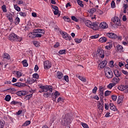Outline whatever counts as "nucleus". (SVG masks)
<instances>
[{
    "mask_svg": "<svg viewBox=\"0 0 128 128\" xmlns=\"http://www.w3.org/2000/svg\"><path fill=\"white\" fill-rule=\"evenodd\" d=\"M52 100H54V102H55L56 100V96H54V93H52Z\"/></svg>",
    "mask_w": 128,
    "mask_h": 128,
    "instance_id": "13d9d810",
    "label": "nucleus"
},
{
    "mask_svg": "<svg viewBox=\"0 0 128 128\" xmlns=\"http://www.w3.org/2000/svg\"><path fill=\"white\" fill-rule=\"evenodd\" d=\"M62 122H64V124H70V122H72V120H70V118L68 117V114L66 115V116L64 118Z\"/></svg>",
    "mask_w": 128,
    "mask_h": 128,
    "instance_id": "1a4fd4ad",
    "label": "nucleus"
},
{
    "mask_svg": "<svg viewBox=\"0 0 128 128\" xmlns=\"http://www.w3.org/2000/svg\"><path fill=\"white\" fill-rule=\"evenodd\" d=\"M96 90H98V87L94 86L92 90V94H96Z\"/></svg>",
    "mask_w": 128,
    "mask_h": 128,
    "instance_id": "09e8293b",
    "label": "nucleus"
},
{
    "mask_svg": "<svg viewBox=\"0 0 128 128\" xmlns=\"http://www.w3.org/2000/svg\"><path fill=\"white\" fill-rule=\"evenodd\" d=\"M14 8L17 12H20V8L17 4L14 5Z\"/></svg>",
    "mask_w": 128,
    "mask_h": 128,
    "instance_id": "f704fd0d",
    "label": "nucleus"
},
{
    "mask_svg": "<svg viewBox=\"0 0 128 128\" xmlns=\"http://www.w3.org/2000/svg\"><path fill=\"white\" fill-rule=\"evenodd\" d=\"M10 98H12V97L10 95H6L5 97V100L6 102H10Z\"/></svg>",
    "mask_w": 128,
    "mask_h": 128,
    "instance_id": "c9c22d12",
    "label": "nucleus"
},
{
    "mask_svg": "<svg viewBox=\"0 0 128 128\" xmlns=\"http://www.w3.org/2000/svg\"><path fill=\"white\" fill-rule=\"evenodd\" d=\"M106 36L108 38H113L114 40L118 38V35L114 32L106 33Z\"/></svg>",
    "mask_w": 128,
    "mask_h": 128,
    "instance_id": "6e6552de",
    "label": "nucleus"
},
{
    "mask_svg": "<svg viewBox=\"0 0 128 128\" xmlns=\"http://www.w3.org/2000/svg\"><path fill=\"white\" fill-rule=\"evenodd\" d=\"M15 74H16L17 76V78H20L22 76V74L20 72V71H16L15 72Z\"/></svg>",
    "mask_w": 128,
    "mask_h": 128,
    "instance_id": "7c9ffc66",
    "label": "nucleus"
},
{
    "mask_svg": "<svg viewBox=\"0 0 128 128\" xmlns=\"http://www.w3.org/2000/svg\"><path fill=\"white\" fill-rule=\"evenodd\" d=\"M116 86V84L114 83H110L108 86V88H110V90H112L114 86Z\"/></svg>",
    "mask_w": 128,
    "mask_h": 128,
    "instance_id": "2f4dec72",
    "label": "nucleus"
},
{
    "mask_svg": "<svg viewBox=\"0 0 128 128\" xmlns=\"http://www.w3.org/2000/svg\"><path fill=\"white\" fill-rule=\"evenodd\" d=\"M17 96H26V92L24 91H19L16 92Z\"/></svg>",
    "mask_w": 128,
    "mask_h": 128,
    "instance_id": "4be33fe9",
    "label": "nucleus"
},
{
    "mask_svg": "<svg viewBox=\"0 0 128 128\" xmlns=\"http://www.w3.org/2000/svg\"><path fill=\"white\" fill-rule=\"evenodd\" d=\"M19 14L20 16H22V18H26V12H20Z\"/></svg>",
    "mask_w": 128,
    "mask_h": 128,
    "instance_id": "473e14b6",
    "label": "nucleus"
},
{
    "mask_svg": "<svg viewBox=\"0 0 128 128\" xmlns=\"http://www.w3.org/2000/svg\"><path fill=\"white\" fill-rule=\"evenodd\" d=\"M24 84H22V82H17V86L18 88H22V86H24Z\"/></svg>",
    "mask_w": 128,
    "mask_h": 128,
    "instance_id": "49530a36",
    "label": "nucleus"
},
{
    "mask_svg": "<svg viewBox=\"0 0 128 128\" xmlns=\"http://www.w3.org/2000/svg\"><path fill=\"white\" fill-rule=\"evenodd\" d=\"M107 70H105V76L107 78H112L114 76V73L110 70V68H108Z\"/></svg>",
    "mask_w": 128,
    "mask_h": 128,
    "instance_id": "20e7f679",
    "label": "nucleus"
},
{
    "mask_svg": "<svg viewBox=\"0 0 128 128\" xmlns=\"http://www.w3.org/2000/svg\"><path fill=\"white\" fill-rule=\"evenodd\" d=\"M123 8H124V10H128V4H123Z\"/></svg>",
    "mask_w": 128,
    "mask_h": 128,
    "instance_id": "4d7b16f0",
    "label": "nucleus"
},
{
    "mask_svg": "<svg viewBox=\"0 0 128 128\" xmlns=\"http://www.w3.org/2000/svg\"><path fill=\"white\" fill-rule=\"evenodd\" d=\"M32 44H34V46H36V48H38V46H40V43L36 41V40H34L32 42Z\"/></svg>",
    "mask_w": 128,
    "mask_h": 128,
    "instance_id": "c85d7f7f",
    "label": "nucleus"
},
{
    "mask_svg": "<svg viewBox=\"0 0 128 128\" xmlns=\"http://www.w3.org/2000/svg\"><path fill=\"white\" fill-rule=\"evenodd\" d=\"M52 7L53 8V10H58V7L57 6H56L54 5H52Z\"/></svg>",
    "mask_w": 128,
    "mask_h": 128,
    "instance_id": "052dcab7",
    "label": "nucleus"
},
{
    "mask_svg": "<svg viewBox=\"0 0 128 128\" xmlns=\"http://www.w3.org/2000/svg\"><path fill=\"white\" fill-rule=\"evenodd\" d=\"M74 42H76V44H80L82 42V38H76L74 39Z\"/></svg>",
    "mask_w": 128,
    "mask_h": 128,
    "instance_id": "bb28decb",
    "label": "nucleus"
},
{
    "mask_svg": "<svg viewBox=\"0 0 128 128\" xmlns=\"http://www.w3.org/2000/svg\"><path fill=\"white\" fill-rule=\"evenodd\" d=\"M122 72L124 74H126V76H128V72L124 70H122Z\"/></svg>",
    "mask_w": 128,
    "mask_h": 128,
    "instance_id": "0e129e2a",
    "label": "nucleus"
},
{
    "mask_svg": "<svg viewBox=\"0 0 128 128\" xmlns=\"http://www.w3.org/2000/svg\"><path fill=\"white\" fill-rule=\"evenodd\" d=\"M60 34L62 36L64 40H70L72 37L70 34L64 31H60Z\"/></svg>",
    "mask_w": 128,
    "mask_h": 128,
    "instance_id": "39448f33",
    "label": "nucleus"
},
{
    "mask_svg": "<svg viewBox=\"0 0 128 128\" xmlns=\"http://www.w3.org/2000/svg\"><path fill=\"white\" fill-rule=\"evenodd\" d=\"M108 40V39L106 38V37H102L99 39V42H106Z\"/></svg>",
    "mask_w": 128,
    "mask_h": 128,
    "instance_id": "b1692460",
    "label": "nucleus"
},
{
    "mask_svg": "<svg viewBox=\"0 0 128 128\" xmlns=\"http://www.w3.org/2000/svg\"><path fill=\"white\" fill-rule=\"evenodd\" d=\"M77 4H78V6H80L81 8H84V4H82V1L80 0H78Z\"/></svg>",
    "mask_w": 128,
    "mask_h": 128,
    "instance_id": "e433bc0d",
    "label": "nucleus"
},
{
    "mask_svg": "<svg viewBox=\"0 0 128 128\" xmlns=\"http://www.w3.org/2000/svg\"><path fill=\"white\" fill-rule=\"evenodd\" d=\"M32 78H36V80H38L40 78V76H38V74L36 73L32 74Z\"/></svg>",
    "mask_w": 128,
    "mask_h": 128,
    "instance_id": "58836bf2",
    "label": "nucleus"
},
{
    "mask_svg": "<svg viewBox=\"0 0 128 128\" xmlns=\"http://www.w3.org/2000/svg\"><path fill=\"white\" fill-rule=\"evenodd\" d=\"M60 46V42H56V44L54 45V48H58Z\"/></svg>",
    "mask_w": 128,
    "mask_h": 128,
    "instance_id": "603ef678",
    "label": "nucleus"
},
{
    "mask_svg": "<svg viewBox=\"0 0 128 128\" xmlns=\"http://www.w3.org/2000/svg\"><path fill=\"white\" fill-rule=\"evenodd\" d=\"M107 64L108 61L104 60L98 64V66H100V68H105Z\"/></svg>",
    "mask_w": 128,
    "mask_h": 128,
    "instance_id": "ddd939ff",
    "label": "nucleus"
},
{
    "mask_svg": "<svg viewBox=\"0 0 128 128\" xmlns=\"http://www.w3.org/2000/svg\"><path fill=\"white\" fill-rule=\"evenodd\" d=\"M114 74L116 77L120 78V76H122V73L120 72V70H114Z\"/></svg>",
    "mask_w": 128,
    "mask_h": 128,
    "instance_id": "a211bd4d",
    "label": "nucleus"
},
{
    "mask_svg": "<svg viewBox=\"0 0 128 128\" xmlns=\"http://www.w3.org/2000/svg\"><path fill=\"white\" fill-rule=\"evenodd\" d=\"M5 124L6 122H4V120H2L0 121V128H4Z\"/></svg>",
    "mask_w": 128,
    "mask_h": 128,
    "instance_id": "c756f323",
    "label": "nucleus"
},
{
    "mask_svg": "<svg viewBox=\"0 0 128 128\" xmlns=\"http://www.w3.org/2000/svg\"><path fill=\"white\" fill-rule=\"evenodd\" d=\"M118 90H122H122H126V88H124V86H118Z\"/></svg>",
    "mask_w": 128,
    "mask_h": 128,
    "instance_id": "de8ad7c7",
    "label": "nucleus"
},
{
    "mask_svg": "<svg viewBox=\"0 0 128 128\" xmlns=\"http://www.w3.org/2000/svg\"><path fill=\"white\" fill-rule=\"evenodd\" d=\"M120 80V79L119 78V77L116 76L112 80V82H114L116 85V84H118Z\"/></svg>",
    "mask_w": 128,
    "mask_h": 128,
    "instance_id": "f3484780",
    "label": "nucleus"
},
{
    "mask_svg": "<svg viewBox=\"0 0 128 128\" xmlns=\"http://www.w3.org/2000/svg\"><path fill=\"white\" fill-rule=\"evenodd\" d=\"M22 39V37H20L13 32L11 33L9 36V40H11V42H20Z\"/></svg>",
    "mask_w": 128,
    "mask_h": 128,
    "instance_id": "7ed1b4c3",
    "label": "nucleus"
},
{
    "mask_svg": "<svg viewBox=\"0 0 128 128\" xmlns=\"http://www.w3.org/2000/svg\"><path fill=\"white\" fill-rule=\"evenodd\" d=\"M98 52L99 56H100L101 58H104V50L99 49L98 50Z\"/></svg>",
    "mask_w": 128,
    "mask_h": 128,
    "instance_id": "9b49d317",
    "label": "nucleus"
},
{
    "mask_svg": "<svg viewBox=\"0 0 128 128\" xmlns=\"http://www.w3.org/2000/svg\"><path fill=\"white\" fill-rule=\"evenodd\" d=\"M18 101H14L13 100L10 102V104L12 106H16V104H17Z\"/></svg>",
    "mask_w": 128,
    "mask_h": 128,
    "instance_id": "6e6d98bb",
    "label": "nucleus"
},
{
    "mask_svg": "<svg viewBox=\"0 0 128 128\" xmlns=\"http://www.w3.org/2000/svg\"><path fill=\"white\" fill-rule=\"evenodd\" d=\"M99 26L100 28H104V29L108 28V24H106V22H101Z\"/></svg>",
    "mask_w": 128,
    "mask_h": 128,
    "instance_id": "f8f14e48",
    "label": "nucleus"
},
{
    "mask_svg": "<svg viewBox=\"0 0 128 128\" xmlns=\"http://www.w3.org/2000/svg\"><path fill=\"white\" fill-rule=\"evenodd\" d=\"M46 32L44 29H35L32 32L29 34V38H42V34H44Z\"/></svg>",
    "mask_w": 128,
    "mask_h": 128,
    "instance_id": "f03ea898",
    "label": "nucleus"
},
{
    "mask_svg": "<svg viewBox=\"0 0 128 128\" xmlns=\"http://www.w3.org/2000/svg\"><path fill=\"white\" fill-rule=\"evenodd\" d=\"M57 77L59 80H62L64 77V74L61 72L58 71L57 72Z\"/></svg>",
    "mask_w": 128,
    "mask_h": 128,
    "instance_id": "aec40b11",
    "label": "nucleus"
},
{
    "mask_svg": "<svg viewBox=\"0 0 128 128\" xmlns=\"http://www.w3.org/2000/svg\"><path fill=\"white\" fill-rule=\"evenodd\" d=\"M71 18H72V20H74L76 22H78V18H76V17L74 16H72L71 17Z\"/></svg>",
    "mask_w": 128,
    "mask_h": 128,
    "instance_id": "79ce46f5",
    "label": "nucleus"
},
{
    "mask_svg": "<svg viewBox=\"0 0 128 128\" xmlns=\"http://www.w3.org/2000/svg\"><path fill=\"white\" fill-rule=\"evenodd\" d=\"M78 78H79V80H81L82 82H86V78L82 76H78Z\"/></svg>",
    "mask_w": 128,
    "mask_h": 128,
    "instance_id": "4c0bfd02",
    "label": "nucleus"
},
{
    "mask_svg": "<svg viewBox=\"0 0 128 128\" xmlns=\"http://www.w3.org/2000/svg\"><path fill=\"white\" fill-rule=\"evenodd\" d=\"M20 18L17 16L15 19H14V24L16 26H18V24H20Z\"/></svg>",
    "mask_w": 128,
    "mask_h": 128,
    "instance_id": "393cba45",
    "label": "nucleus"
},
{
    "mask_svg": "<svg viewBox=\"0 0 128 128\" xmlns=\"http://www.w3.org/2000/svg\"><path fill=\"white\" fill-rule=\"evenodd\" d=\"M2 10L3 12H7L6 6V5H3L2 6Z\"/></svg>",
    "mask_w": 128,
    "mask_h": 128,
    "instance_id": "ea45409f",
    "label": "nucleus"
},
{
    "mask_svg": "<svg viewBox=\"0 0 128 128\" xmlns=\"http://www.w3.org/2000/svg\"><path fill=\"white\" fill-rule=\"evenodd\" d=\"M32 94L27 95L26 96V98H28V100H30V98H32Z\"/></svg>",
    "mask_w": 128,
    "mask_h": 128,
    "instance_id": "e2e57ef3",
    "label": "nucleus"
},
{
    "mask_svg": "<svg viewBox=\"0 0 128 128\" xmlns=\"http://www.w3.org/2000/svg\"><path fill=\"white\" fill-rule=\"evenodd\" d=\"M111 8H116V3L114 2V1L112 0L111 2Z\"/></svg>",
    "mask_w": 128,
    "mask_h": 128,
    "instance_id": "a18cd8bd",
    "label": "nucleus"
},
{
    "mask_svg": "<svg viewBox=\"0 0 128 128\" xmlns=\"http://www.w3.org/2000/svg\"><path fill=\"white\" fill-rule=\"evenodd\" d=\"M90 28H92V30H96L98 28V24L96 22H94L92 23Z\"/></svg>",
    "mask_w": 128,
    "mask_h": 128,
    "instance_id": "9d476101",
    "label": "nucleus"
},
{
    "mask_svg": "<svg viewBox=\"0 0 128 128\" xmlns=\"http://www.w3.org/2000/svg\"><path fill=\"white\" fill-rule=\"evenodd\" d=\"M22 64L23 66H24L26 68V66H28V61H26V60H22Z\"/></svg>",
    "mask_w": 128,
    "mask_h": 128,
    "instance_id": "a878e982",
    "label": "nucleus"
},
{
    "mask_svg": "<svg viewBox=\"0 0 128 128\" xmlns=\"http://www.w3.org/2000/svg\"><path fill=\"white\" fill-rule=\"evenodd\" d=\"M109 106L110 110H113L114 112H116V110H118V109H116V107L114 104L110 103Z\"/></svg>",
    "mask_w": 128,
    "mask_h": 128,
    "instance_id": "dca6fc26",
    "label": "nucleus"
},
{
    "mask_svg": "<svg viewBox=\"0 0 128 128\" xmlns=\"http://www.w3.org/2000/svg\"><path fill=\"white\" fill-rule=\"evenodd\" d=\"M99 90H100V92H104V87H102V86H100Z\"/></svg>",
    "mask_w": 128,
    "mask_h": 128,
    "instance_id": "774afa93",
    "label": "nucleus"
},
{
    "mask_svg": "<svg viewBox=\"0 0 128 128\" xmlns=\"http://www.w3.org/2000/svg\"><path fill=\"white\" fill-rule=\"evenodd\" d=\"M34 70V72H36L37 70H38V65H36Z\"/></svg>",
    "mask_w": 128,
    "mask_h": 128,
    "instance_id": "338daca9",
    "label": "nucleus"
},
{
    "mask_svg": "<svg viewBox=\"0 0 128 128\" xmlns=\"http://www.w3.org/2000/svg\"><path fill=\"white\" fill-rule=\"evenodd\" d=\"M118 52H124V48L121 45L118 44L116 46Z\"/></svg>",
    "mask_w": 128,
    "mask_h": 128,
    "instance_id": "4468645a",
    "label": "nucleus"
},
{
    "mask_svg": "<svg viewBox=\"0 0 128 128\" xmlns=\"http://www.w3.org/2000/svg\"><path fill=\"white\" fill-rule=\"evenodd\" d=\"M112 100H114V102H116V98H118V97L116 96L112 95Z\"/></svg>",
    "mask_w": 128,
    "mask_h": 128,
    "instance_id": "5fc2aeb1",
    "label": "nucleus"
},
{
    "mask_svg": "<svg viewBox=\"0 0 128 128\" xmlns=\"http://www.w3.org/2000/svg\"><path fill=\"white\" fill-rule=\"evenodd\" d=\"M2 58L4 60H10V56L8 53H4L2 55Z\"/></svg>",
    "mask_w": 128,
    "mask_h": 128,
    "instance_id": "6ab92c4d",
    "label": "nucleus"
},
{
    "mask_svg": "<svg viewBox=\"0 0 128 128\" xmlns=\"http://www.w3.org/2000/svg\"><path fill=\"white\" fill-rule=\"evenodd\" d=\"M92 22L90 20H87L85 22V24L86 26H88V28H92Z\"/></svg>",
    "mask_w": 128,
    "mask_h": 128,
    "instance_id": "412c9836",
    "label": "nucleus"
},
{
    "mask_svg": "<svg viewBox=\"0 0 128 128\" xmlns=\"http://www.w3.org/2000/svg\"><path fill=\"white\" fill-rule=\"evenodd\" d=\"M12 16H14V15L10 12H9V14L6 16L10 22H14V18Z\"/></svg>",
    "mask_w": 128,
    "mask_h": 128,
    "instance_id": "2eb2a0df",
    "label": "nucleus"
},
{
    "mask_svg": "<svg viewBox=\"0 0 128 128\" xmlns=\"http://www.w3.org/2000/svg\"><path fill=\"white\" fill-rule=\"evenodd\" d=\"M112 94L111 91L106 90V91L105 92L104 96H110V94Z\"/></svg>",
    "mask_w": 128,
    "mask_h": 128,
    "instance_id": "a19ab883",
    "label": "nucleus"
},
{
    "mask_svg": "<svg viewBox=\"0 0 128 128\" xmlns=\"http://www.w3.org/2000/svg\"><path fill=\"white\" fill-rule=\"evenodd\" d=\"M45 92L44 94V98H48L50 96H52V86H39V92Z\"/></svg>",
    "mask_w": 128,
    "mask_h": 128,
    "instance_id": "f257e3e1",
    "label": "nucleus"
},
{
    "mask_svg": "<svg viewBox=\"0 0 128 128\" xmlns=\"http://www.w3.org/2000/svg\"><path fill=\"white\" fill-rule=\"evenodd\" d=\"M66 50H61L58 52L60 54H66Z\"/></svg>",
    "mask_w": 128,
    "mask_h": 128,
    "instance_id": "37998d69",
    "label": "nucleus"
},
{
    "mask_svg": "<svg viewBox=\"0 0 128 128\" xmlns=\"http://www.w3.org/2000/svg\"><path fill=\"white\" fill-rule=\"evenodd\" d=\"M88 12L90 14H94L96 12V9L95 8H92L91 9L88 10Z\"/></svg>",
    "mask_w": 128,
    "mask_h": 128,
    "instance_id": "5701e85b",
    "label": "nucleus"
},
{
    "mask_svg": "<svg viewBox=\"0 0 128 128\" xmlns=\"http://www.w3.org/2000/svg\"><path fill=\"white\" fill-rule=\"evenodd\" d=\"M44 68L45 70H48L52 68V62L48 60H46L44 62Z\"/></svg>",
    "mask_w": 128,
    "mask_h": 128,
    "instance_id": "423d86ee",
    "label": "nucleus"
},
{
    "mask_svg": "<svg viewBox=\"0 0 128 128\" xmlns=\"http://www.w3.org/2000/svg\"><path fill=\"white\" fill-rule=\"evenodd\" d=\"M82 126L84 128H88V126L86 123H82Z\"/></svg>",
    "mask_w": 128,
    "mask_h": 128,
    "instance_id": "bf43d9fd",
    "label": "nucleus"
},
{
    "mask_svg": "<svg viewBox=\"0 0 128 128\" xmlns=\"http://www.w3.org/2000/svg\"><path fill=\"white\" fill-rule=\"evenodd\" d=\"M30 121L26 120L25 122L23 124V126H30Z\"/></svg>",
    "mask_w": 128,
    "mask_h": 128,
    "instance_id": "72a5a7b5",
    "label": "nucleus"
},
{
    "mask_svg": "<svg viewBox=\"0 0 128 128\" xmlns=\"http://www.w3.org/2000/svg\"><path fill=\"white\" fill-rule=\"evenodd\" d=\"M112 22H114L116 26H120V18L118 16H114V18L112 19Z\"/></svg>",
    "mask_w": 128,
    "mask_h": 128,
    "instance_id": "0eeeda50",
    "label": "nucleus"
},
{
    "mask_svg": "<svg viewBox=\"0 0 128 128\" xmlns=\"http://www.w3.org/2000/svg\"><path fill=\"white\" fill-rule=\"evenodd\" d=\"M53 94H54L55 96H56V97L58 98V97L60 96V94L58 91H56V92H55L54 94L53 93Z\"/></svg>",
    "mask_w": 128,
    "mask_h": 128,
    "instance_id": "3c124183",
    "label": "nucleus"
},
{
    "mask_svg": "<svg viewBox=\"0 0 128 128\" xmlns=\"http://www.w3.org/2000/svg\"><path fill=\"white\" fill-rule=\"evenodd\" d=\"M64 98L62 97H60L58 98V100H57L58 102H63Z\"/></svg>",
    "mask_w": 128,
    "mask_h": 128,
    "instance_id": "680f3d73",
    "label": "nucleus"
},
{
    "mask_svg": "<svg viewBox=\"0 0 128 128\" xmlns=\"http://www.w3.org/2000/svg\"><path fill=\"white\" fill-rule=\"evenodd\" d=\"M64 80L66 82H70V80H68V76H64Z\"/></svg>",
    "mask_w": 128,
    "mask_h": 128,
    "instance_id": "8fccbe9b",
    "label": "nucleus"
},
{
    "mask_svg": "<svg viewBox=\"0 0 128 128\" xmlns=\"http://www.w3.org/2000/svg\"><path fill=\"white\" fill-rule=\"evenodd\" d=\"M122 98L120 96H118L117 103L118 104H122Z\"/></svg>",
    "mask_w": 128,
    "mask_h": 128,
    "instance_id": "c03bdc74",
    "label": "nucleus"
},
{
    "mask_svg": "<svg viewBox=\"0 0 128 128\" xmlns=\"http://www.w3.org/2000/svg\"><path fill=\"white\" fill-rule=\"evenodd\" d=\"M63 20H64V22H70V18L68 16H64L63 17Z\"/></svg>",
    "mask_w": 128,
    "mask_h": 128,
    "instance_id": "cd10ccee",
    "label": "nucleus"
},
{
    "mask_svg": "<svg viewBox=\"0 0 128 128\" xmlns=\"http://www.w3.org/2000/svg\"><path fill=\"white\" fill-rule=\"evenodd\" d=\"M98 36H99V34H96V35L91 36L90 38L92 40H93L94 38H98Z\"/></svg>",
    "mask_w": 128,
    "mask_h": 128,
    "instance_id": "864d4df0",
    "label": "nucleus"
},
{
    "mask_svg": "<svg viewBox=\"0 0 128 128\" xmlns=\"http://www.w3.org/2000/svg\"><path fill=\"white\" fill-rule=\"evenodd\" d=\"M104 108H105V109L108 110L110 106H108V104H104Z\"/></svg>",
    "mask_w": 128,
    "mask_h": 128,
    "instance_id": "69168bd1",
    "label": "nucleus"
}]
</instances>
